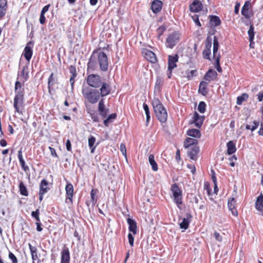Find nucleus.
Masks as SVG:
<instances>
[{"mask_svg": "<svg viewBox=\"0 0 263 263\" xmlns=\"http://www.w3.org/2000/svg\"><path fill=\"white\" fill-rule=\"evenodd\" d=\"M98 65L101 70L106 71L108 67V58L104 52L94 51L87 64V68L93 71L97 69Z\"/></svg>", "mask_w": 263, "mask_h": 263, "instance_id": "f257e3e1", "label": "nucleus"}, {"mask_svg": "<svg viewBox=\"0 0 263 263\" xmlns=\"http://www.w3.org/2000/svg\"><path fill=\"white\" fill-rule=\"evenodd\" d=\"M152 104L158 120L162 123H165L167 118L166 110L158 98H154Z\"/></svg>", "mask_w": 263, "mask_h": 263, "instance_id": "f03ea898", "label": "nucleus"}, {"mask_svg": "<svg viewBox=\"0 0 263 263\" xmlns=\"http://www.w3.org/2000/svg\"><path fill=\"white\" fill-rule=\"evenodd\" d=\"M14 90L15 96L14 98V107L17 112H20V107L24 103V88L20 81H16L15 83Z\"/></svg>", "mask_w": 263, "mask_h": 263, "instance_id": "7ed1b4c3", "label": "nucleus"}, {"mask_svg": "<svg viewBox=\"0 0 263 263\" xmlns=\"http://www.w3.org/2000/svg\"><path fill=\"white\" fill-rule=\"evenodd\" d=\"M82 93L84 98L91 104H95L101 100V97L98 89L86 87L82 89Z\"/></svg>", "mask_w": 263, "mask_h": 263, "instance_id": "20e7f679", "label": "nucleus"}, {"mask_svg": "<svg viewBox=\"0 0 263 263\" xmlns=\"http://www.w3.org/2000/svg\"><path fill=\"white\" fill-rule=\"evenodd\" d=\"M219 49V43L217 36H214L213 39V58L215 59L214 67L218 72H222V68L220 65V55L217 53Z\"/></svg>", "mask_w": 263, "mask_h": 263, "instance_id": "39448f33", "label": "nucleus"}, {"mask_svg": "<svg viewBox=\"0 0 263 263\" xmlns=\"http://www.w3.org/2000/svg\"><path fill=\"white\" fill-rule=\"evenodd\" d=\"M171 190L173 193L174 200L179 207V205L182 203V191L176 183H174L171 186Z\"/></svg>", "mask_w": 263, "mask_h": 263, "instance_id": "423d86ee", "label": "nucleus"}, {"mask_svg": "<svg viewBox=\"0 0 263 263\" xmlns=\"http://www.w3.org/2000/svg\"><path fill=\"white\" fill-rule=\"evenodd\" d=\"M87 83L91 87L98 88L102 83L101 77L95 74H90L87 77Z\"/></svg>", "mask_w": 263, "mask_h": 263, "instance_id": "0eeeda50", "label": "nucleus"}, {"mask_svg": "<svg viewBox=\"0 0 263 263\" xmlns=\"http://www.w3.org/2000/svg\"><path fill=\"white\" fill-rule=\"evenodd\" d=\"M180 39V34L177 32H174L170 34L166 41V46L171 49H172L179 42Z\"/></svg>", "mask_w": 263, "mask_h": 263, "instance_id": "6e6552de", "label": "nucleus"}, {"mask_svg": "<svg viewBox=\"0 0 263 263\" xmlns=\"http://www.w3.org/2000/svg\"><path fill=\"white\" fill-rule=\"evenodd\" d=\"M99 93L102 98L109 95L111 92V87L109 84L103 82L101 83V85L100 86Z\"/></svg>", "mask_w": 263, "mask_h": 263, "instance_id": "1a4fd4ad", "label": "nucleus"}, {"mask_svg": "<svg viewBox=\"0 0 263 263\" xmlns=\"http://www.w3.org/2000/svg\"><path fill=\"white\" fill-rule=\"evenodd\" d=\"M33 45L34 44L32 42H29L24 50L23 55L28 62L30 61L32 56L33 51L32 49L33 47Z\"/></svg>", "mask_w": 263, "mask_h": 263, "instance_id": "9d476101", "label": "nucleus"}, {"mask_svg": "<svg viewBox=\"0 0 263 263\" xmlns=\"http://www.w3.org/2000/svg\"><path fill=\"white\" fill-rule=\"evenodd\" d=\"M98 110L99 115L103 118H105L109 112V109L106 108L104 103V99L101 98L99 102Z\"/></svg>", "mask_w": 263, "mask_h": 263, "instance_id": "9b49d317", "label": "nucleus"}, {"mask_svg": "<svg viewBox=\"0 0 263 263\" xmlns=\"http://www.w3.org/2000/svg\"><path fill=\"white\" fill-rule=\"evenodd\" d=\"M66 193V202H68L69 200V202L72 203V198L73 194V185L70 183H68L65 187Z\"/></svg>", "mask_w": 263, "mask_h": 263, "instance_id": "f8f14e48", "label": "nucleus"}, {"mask_svg": "<svg viewBox=\"0 0 263 263\" xmlns=\"http://www.w3.org/2000/svg\"><path fill=\"white\" fill-rule=\"evenodd\" d=\"M70 258L69 249L64 247L61 252V263H70Z\"/></svg>", "mask_w": 263, "mask_h": 263, "instance_id": "ddd939ff", "label": "nucleus"}, {"mask_svg": "<svg viewBox=\"0 0 263 263\" xmlns=\"http://www.w3.org/2000/svg\"><path fill=\"white\" fill-rule=\"evenodd\" d=\"M192 123L195 124V125L200 128L203 124V122L204 119V116H200L197 112H195L193 115Z\"/></svg>", "mask_w": 263, "mask_h": 263, "instance_id": "4468645a", "label": "nucleus"}, {"mask_svg": "<svg viewBox=\"0 0 263 263\" xmlns=\"http://www.w3.org/2000/svg\"><path fill=\"white\" fill-rule=\"evenodd\" d=\"M144 58L152 63H156L157 60L155 54L149 50H145L142 51Z\"/></svg>", "mask_w": 263, "mask_h": 263, "instance_id": "2eb2a0df", "label": "nucleus"}, {"mask_svg": "<svg viewBox=\"0 0 263 263\" xmlns=\"http://www.w3.org/2000/svg\"><path fill=\"white\" fill-rule=\"evenodd\" d=\"M192 219V215L190 213H186L185 214V217L183 218L182 222L179 224L180 228L184 230L187 229Z\"/></svg>", "mask_w": 263, "mask_h": 263, "instance_id": "dca6fc26", "label": "nucleus"}, {"mask_svg": "<svg viewBox=\"0 0 263 263\" xmlns=\"http://www.w3.org/2000/svg\"><path fill=\"white\" fill-rule=\"evenodd\" d=\"M28 69V66L27 65L24 66L22 70L18 74L17 79H20V80L22 81L23 83L26 82L29 77Z\"/></svg>", "mask_w": 263, "mask_h": 263, "instance_id": "f3484780", "label": "nucleus"}, {"mask_svg": "<svg viewBox=\"0 0 263 263\" xmlns=\"http://www.w3.org/2000/svg\"><path fill=\"white\" fill-rule=\"evenodd\" d=\"M217 76V73L216 71L212 69H210L204 75L203 79L204 81L210 82L211 81H214L216 78Z\"/></svg>", "mask_w": 263, "mask_h": 263, "instance_id": "a211bd4d", "label": "nucleus"}, {"mask_svg": "<svg viewBox=\"0 0 263 263\" xmlns=\"http://www.w3.org/2000/svg\"><path fill=\"white\" fill-rule=\"evenodd\" d=\"M190 11L198 12L202 9V4L199 0L194 1L190 6Z\"/></svg>", "mask_w": 263, "mask_h": 263, "instance_id": "6ab92c4d", "label": "nucleus"}, {"mask_svg": "<svg viewBox=\"0 0 263 263\" xmlns=\"http://www.w3.org/2000/svg\"><path fill=\"white\" fill-rule=\"evenodd\" d=\"M190 151L187 152V156L192 160H195L197 159V155L199 152V148L197 145H194L191 148Z\"/></svg>", "mask_w": 263, "mask_h": 263, "instance_id": "aec40b11", "label": "nucleus"}, {"mask_svg": "<svg viewBox=\"0 0 263 263\" xmlns=\"http://www.w3.org/2000/svg\"><path fill=\"white\" fill-rule=\"evenodd\" d=\"M7 9V1L6 0H0V20H2L6 15Z\"/></svg>", "mask_w": 263, "mask_h": 263, "instance_id": "412c9836", "label": "nucleus"}, {"mask_svg": "<svg viewBox=\"0 0 263 263\" xmlns=\"http://www.w3.org/2000/svg\"><path fill=\"white\" fill-rule=\"evenodd\" d=\"M236 200L234 198H232L228 200V206L229 210L231 212L233 215L237 216L238 212L235 208Z\"/></svg>", "mask_w": 263, "mask_h": 263, "instance_id": "4be33fe9", "label": "nucleus"}, {"mask_svg": "<svg viewBox=\"0 0 263 263\" xmlns=\"http://www.w3.org/2000/svg\"><path fill=\"white\" fill-rule=\"evenodd\" d=\"M178 55L175 54L174 55H169L168 57V67L170 69H174L177 67L176 62L178 60Z\"/></svg>", "mask_w": 263, "mask_h": 263, "instance_id": "5701e85b", "label": "nucleus"}, {"mask_svg": "<svg viewBox=\"0 0 263 263\" xmlns=\"http://www.w3.org/2000/svg\"><path fill=\"white\" fill-rule=\"evenodd\" d=\"M162 2L160 0L154 1L151 5V9L155 13L159 12L162 9Z\"/></svg>", "mask_w": 263, "mask_h": 263, "instance_id": "b1692460", "label": "nucleus"}, {"mask_svg": "<svg viewBox=\"0 0 263 263\" xmlns=\"http://www.w3.org/2000/svg\"><path fill=\"white\" fill-rule=\"evenodd\" d=\"M127 222L129 225V231L135 235L137 232V226L136 222L135 220L131 219L130 218H127Z\"/></svg>", "mask_w": 263, "mask_h": 263, "instance_id": "393cba45", "label": "nucleus"}, {"mask_svg": "<svg viewBox=\"0 0 263 263\" xmlns=\"http://www.w3.org/2000/svg\"><path fill=\"white\" fill-rule=\"evenodd\" d=\"M28 246L30 251L31 258L33 260L32 263H35V260H37V262H39L40 260L37 254V248L35 247L32 246L30 243L28 244Z\"/></svg>", "mask_w": 263, "mask_h": 263, "instance_id": "a878e982", "label": "nucleus"}, {"mask_svg": "<svg viewBox=\"0 0 263 263\" xmlns=\"http://www.w3.org/2000/svg\"><path fill=\"white\" fill-rule=\"evenodd\" d=\"M22 148H21L18 152V158L19 159V161L20 164L22 166V168L25 172H27L29 170V167L26 165L25 161L23 159L22 155Z\"/></svg>", "mask_w": 263, "mask_h": 263, "instance_id": "bb28decb", "label": "nucleus"}, {"mask_svg": "<svg viewBox=\"0 0 263 263\" xmlns=\"http://www.w3.org/2000/svg\"><path fill=\"white\" fill-rule=\"evenodd\" d=\"M198 140L191 138H187L184 142V146L185 148H191L194 145H197Z\"/></svg>", "mask_w": 263, "mask_h": 263, "instance_id": "cd10ccee", "label": "nucleus"}, {"mask_svg": "<svg viewBox=\"0 0 263 263\" xmlns=\"http://www.w3.org/2000/svg\"><path fill=\"white\" fill-rule=\"evenodd\" d=\"M48 182L45 179H43L41 183L40 184V191L39 192L42 193V194H46L49 190V187L48 186Z\"/></svg>", "mask_w": 263, "mask_h": 263, "instance_id": "c85d7f7f", "label": "nucleus"}, {"mask_svg": "<svg viewBox=\"0 0 263 263\" xmlns=\"http://www.w3.org/2000/svg\"><path fill=\"white\" fill-rule=\"evenodd\" d=\"M255 208L259 211L263 210V195L261 194L257 198Z\"/></svg>", "mask_w": 263, "mask_h": 263, "instance_id": "c756f323", "label": "nucleus"}, {"mask_svg": "<svg viewBox=\"0 0 263 263\" xmlns=\"http://www.w3.org/2000/svg\"><path fill=\"white\" fill-rule=\"evenodd\" d=\"M187 135L190 137L195 138H199L201 137V133L199 129H190L187 131Z\"/></svg>", "mask_w": 263, "mask_h": 263, "instance_id": "7c9ffc66", "label": "nucleus"}, {"mask_svg": "<svg viewBox=\"0 0 263 263\" xmlns=\"http://www.w3.org/2000/svg\"><path fill=\"white\" fill-rule=\"evenodd\" d=\"M227 154L231 155L234 153L236 151L235 144L232 141H229L227 144Z\"/></svg>", "mask_w": 263, "mask_h": 263, "instance_id": "2f4dec72", "label": "nucleus"}, {"mask_svg": "<svg viewBox=\"0 0 263 263\" xmlns=\"http://www.w3.org/2000/svg\"><path fill=\"white\" fill-rule=\"evenodd\" d=\"M250 4V2L246 1L241 9V14L246 18H249L250 17L248 12V7Z\"/></svg>", "mask_w": 263, "mask_h": 263, "instance_id": "473e14b6", "label": "nucleus"}, {"mask_svg": "<svg viewBox=\"0 0 263 263\" xmlns=\"http://www.w3.org/2000/svg\"><path fill=\"white\" fill-rule=\"evenodd\" d=\"M207 85L208 83L205 81H201L199 84V92L203 96L207 94Z\"/></svg>", "mask_w": 263, "mask_h": 263, "instance_id": "72a5a7b5", "label": "nucleus"}, {"mask_svg": "<svg viewBox=\"0 0 263 263\" xmlns=\"http://www.w3.org/2000/svg\"><path fill=\"white\" fill-rule=\"evenodd\" d=\"M117 118V114L112 113L106 116V119L104 120L103 123L105 126H108L109 124L113 122Z\"/></svg>", "mask_w": 263, "mask_h": 263, "instance_id": "f704fd0d", "label": "nucleus"}, {"mask_svg": "<svg viewBox=\"0 0 263 263\" xmlns=\"http://www.w3.org/2000/svg\"><path fill=\"white\" fill-rule=\"evenodd\" d=\"M55 83V78L54 74L52 73L48 79V92L50 94H51V90L53 89V86Z\"/></svg>", "mask_w": 263, "mask_h": 263, "instance_id": "c9c22d12", "label": "nucleus"}, {"mask_svg": "<svg viewBox=\"0 0 263 263\" xmlns=\"http://www.w3.org/2000/svg\"><path fill=\"white\" fill-rule=\"evenodd\" d=\"M212 45L211 41L206 44V48L203 51L202 54L204 58L210 59V55L211 54L210 48Z\"/></svg>", "mask_w": 263, "mask_h": 263, "instance_id": "e433bc0d", "label": "nucleus"}, {"mask_svg": "<svg viewBox=\"0 0 263 263\" xmlns=\"http://www.w3.org/2000/svg\"><path fill=\"white\" fill-rule=\"evenodd\" d=\"M210 23L211 26L217 27L221 24V21L219 17L216 15L210 16Z\"/></svg>", "mask_w": 263, "mask_h": 263, "instance_id": "4c0bfd02", "label": "nucleus"}, {"mask_svg": "<svg viewBox=\"0 0 263 263\" xmlns=\"http://www.w3.org/2000/svg\"><path fill=\"white\" fill-rule=\"evenodd\" d=\"M148 161L150 164L152 166V169L154 171H157L158 169V165L156 162L155 160L154 156L153 154H151L148 156Z\"/></svg>", "mask_w": 263, "mask_h": 263, "instance_id": "58836bf2", "label": "nucleus"}, {"mask_svg": "<svg viewBox=\"0 0 263 263\" xmlns=\"http://www.w3.org/2000/svg\"><path fill=\"white\" fill-rule=\"evenodd\" d=\"M87 111L89 114L91 119L93 122H98L100 121L98 115L95 111L91 110L90 109H87Z\"/></svg>", "mask_w": 263, "mask_h": 263, "instance_id": "ea45409f", "label": "nucleus"}, {"mask_svg": "<svg viewBox=\"0 0 263 263\" xmlns=\"http://www.w3.org/2000/svg\"><path fill=\"white\" fill-rule=\"evenodd\" d=\"M249 98V95L247 93H243L241 96L237 98V104L238 105H241L242 102L246 101Z\"/></svg>", "mask_w": 263, "mask_h": 263, "instance_id": "a19ab883", "label": "nucleus"}, {"mask_svg": "<svg viewBox=\"0 0 263 263\" xmlns=\"http://www.w3.org/2000/svg\"><path fill=\"white\" fill-rule=\"evenodd\" d=\"M19 189L21 195L27 196L28 195V192L27 188L25 186L23 182H21L19 184Z\"/></svg>", "mask_w": 263, "mask_h": 263, "instance_id": "79ce46f5", "label": "nucleus"}, {"mask_svg": "<svg viewBox=\"0 0 263 263\" xmlns=\"http://www.w3.org/2000/svg\"><path fill=\"white\" fill-rule=\"evenodd\" d=\"M96 142V138L93 136H90L88 138V145L91 149V153H93L94 152V149H95V146H94V144Z\"/></svg>", "mask_w": 263, "mask_h": 263, "instance_id": "37998d69", "label": "nucleus"}, {"mask_svg": "<svg viewBox=\"0 0 263 263\" xmlns=\"http://www.w3.org/2000/svg\"><path fill=\"white\" fill-rule=\"evenodd\" d=\"M250 42H252L254 38V26L251 25L248 31Z\"/></svg>", "mask_w": 263, "mask_h": 263, "instance_id": "c03bdc74", "label": "nucleus"}, {"mask_svg": "<svg viewBox=\"0 0 263 263\" xmlns=\"http://www.w3.org/2000/svg\"><path fill=\"white\" fill-rule=\"evenodd\" d=\"M198 110L200 113H204L206 110V104L204 102L201 101L199 102Z\"/></svg>", "mask_w": 263, "mask_h": 263, "instance_id": "a18cd8bd", "label": "nucleus"}, {"mask_svg": "<svg viewBox=\"0 0 263 263\" xmlns=\"http://www.w3.org/2000/svg\"><path fill=\"white\" fill-rule=\"evenodd\" d=\"M40 212L39 210L37 209L35 211H32L31 213V216L34 218L36 221L40 222V219L39 217Z\"/></svg>", "mask_w": 263, "mask_h": 263, "instance_id": "49530a36", "label": "nucleus"}, {"mask_svg": "<svg viewBox=\"0 0 263 263\" xmlns=\"http://www.w3.org/2000/svg\"><path fill=\"white\" fill-rule=\"evenodd\" d=\"M196 72V70H187L186 71V77L188 80H191Z\"/></svg>", "mask_w": 263, "mask_h": 263, "instance_id": "de8ad7c7", "label": "nucleus"}, {"mask_svg": "<svg viewBox=\"0 0 263 263\" xmlns=\"http://www.w3.org/2000/svg\"><path fill=\"white\" fill-rule=\"evenodd\" d=\"M69 72L71 74V76L77 77V70L75 66L71 65L69 68Z\"/></svg>", "mask_w": 263, "mask_h": 263, "instance_id": "09e8293b", "label": "nucleus"}, {"mask_svg": "<svg viewBox=\"0 0 263 263\" xmlns=\"http://www.w3.org/2000/svg\"><path fill=\"white\" fill-rule=\"evenodd\" d=\"M9 258L12 260L13 263H18L17 258L11 252L9 253Z\"/></svg>", "mask_w": 263, "mask_h": 263, "instance_id": "8fccbe9b", "label": "nucleus"}, {"mask_svg": "<svg viewBox=\"0 0 263 263\" xmlns=\"http://www.w3.org/2000/svg\"><path fill=\"white\" fill-rule=\"evenodd\" d=\"M193 20L195 23V24L198 26L200 27L201 26V23L199 21V16L198 15H194L192 16Z\"/></svg>", "mask_w": 263, "mask_h": 263, "instance_id": "3c124183", "label": "nucleus"}, {"mask_svg": "<svg viewBox=\"0 0 263 263\" xmlns=\"http://www.w3.org/2000/svg\"><path fill=\"white\" fill-rule=\"evenodd\" d=\"M128 239L130 246L132 247L134 246V237L131 233L128 234Z\"/></svg>", "mask_w": 263, "mask_h": 263, "instance_id": "603ef678", "label": "nucleus"}, {"mask_svg": "<svg viewBox=\"0 0 263 263\" xmlns=\"http://www.w3.org/2000/svg\"><path fill=\"white\" fill-rule=\"evenodd\" d=\"M120 151L124 156H126V149L125 145L123 143H121L120 145Z\"/></svg>", "mask_w": 263, "mask_h": 263, "instance_id": "864d4df0", "label": "nucleus"}, {"mask_svg": "<svg viewBox=\"0 0 263 263\" xmlns=\"http://www.w3.org/2000/svg\"><path fill=\"white\" fill-rule=\"evenodd\" d=\"M214 237L215 238V239L218 241H221L222 240V236L220 235V234L219 233H218L217 232H215L214 233Z\"/></svg>", "mask_w": 263, "mask_h": 263, "instance_id": "5fc2aeb1", "label": "nucleus"}, {"mask_svg": "<svg viewBox=\"0 0 263 263\" xmlns=\"http://www.w3.org/2000/svg\"><path fill=\"white\" fill-rule=\"evenodd\" d=\"M97 193V191L94 190V189H92L91 192H90V196H91V200L94 201H96L97 200V199L95 198V196H96V194Z\"/></svg>", "mask_w": 263, "mask_h": 263, "instance_id": "6e6d98bb", "label": "nucleus"}, {"mask_svg": "<svg viewBox=\"0 0 263 263\" xmlns=\"http://www.w3.org/2000/svg\"><path fill=\"white\" fill-rule=\"evenodd\" d=\"M165 29H166L164 26H160L157 29V31L158 32V33L159 34V36L162 35V34L163 33V32L164 31V30Z\"/></svg>", "mask_w": 263, "mask_h": 263, "instance_id": "4d7b16f0", "label": "nucleus"}, {"mask_svg": "<svg viewBox=\"0 0 263 263\" xmlns=\"http://www.w3.org/2000/svg\"><path fill=\"white\" fill-rule=\"evenodd\" d=\"M66 146L67 150L68 151H71V145L70 141L69 139H67L66 142Z\"/></svg>", "mask_w": 263, "mask_h": 263, "instance_id": "13d9d810", "label": "nucleus"}, {"mask_svg": "<svg viewBox=\"0 0 263 263\" xmlns=\"http://www.w3.org/2000/svg\"><path fill=\"white\" fill-rule=\"evenodd\" d=\"M49 7L50 5H47L44 6L42 9L41 14H45V13L48 11Z\"/></svg>", "mask_w": 263, "mask_h": 263, "instance_id": "bf43d9fd", "label": "nucleus"}, {"mask_svg": "<svg viewBox=\"0 0 263 263\" xmlns=\"http://www.w3.org/2000/svg\"><path fill=\"white\" fill-rule=\"evenodd\" d=\"M45 14H41L40 18V23L41 24H44L46 22V18L45 17Z\"/></svg>", "mask_w": 263, "mask_h": 263, "instance_id": "052dcab7", "label": "nucleus"}, {"mask_svg": "<svg viewBox=\"0 0 263 263\" xmlns=\"http://www.w3.org/2000/svg\"><path fill=\"white\" fill-rule=\"evenodd\" d=\"M49 149H50L51 155H52V156L54 157H58V155L57 154L55 149L51 147H49Z\"/></svg>", "mask_w": 263, "mask_h": 263, "instance_id": "680f3d73", "label": "nucleus"}, {"mask_svg": "<svg viewBox=\"0 0 263 263\" xmlns=\"http://www.w3.org/2000/svg\"><path fill=\"white\" fill-rule=\"evenodd\" d=\"M212 180L214 183V190H216V189L217 188V179L215 175H212Z\"/></svg>", "mask_w": 263, "mask_h": 263, "instance_id": "e2e57ef3", "label": "nucleus"}, {"mask_svg": "<svg viewBox=\"0 0 263 263\" xmlns=\"http://www.w3.org/2000/svg\"><path fill=\"white\" fill-rule=\"evenodd\" d=\"M259 125V122L257 121L253 122V125L251 126V131H254Z\"/></svg>", "mask_w": 263, "mask_h": 263, "instance_id": "0e129e2a", "label": "nucleus"}, {"mask_svg": "<svg viewBox=\"0 0 263 263\" xmlns=\"http://www.w3.org/2000/svg\"><path fill=\"white\" fill-rule=\"evenodd\" d=\"M237 159L236 157L235 156H233L232 157L229 158V160L231 161L230 165L231 166H234L235 163L233 162V160H236Z\"/></svg>", "mask_w": 263, "mask_h": 263, "instance_id": "69168bd1", "label": "nucleus"}, {"mask_svg": "<svg viewBox=\"0 0 263 263\" xmlns=\"http://www.w3.org/2000/svg\"><path fill=\"white\" fill-rule=\"evenodd\" d=\"M191 202H192L193 203H195L196 204H198V203L199 202L198 197L196 196H193L191 198Z\"/></svg>", "mask_w": 263, "mask_h": 263, "instance_id": "338daca9", "label": "nucleus"}, {"mask_svg": "<svg viewBox=\"0 0 263 263\" xmlns=\"http://www.w3.org/2000/svg\"><path fill=\"white\" fill-rule=\"evenodd\" d=\"M143 109L145 111V114H150L148 105L145 103H143Z\"/></svg>", "mask_w": 263, "mask_h": 263, "instance_id": "774afa93", "label": "nucleus"}]
</instances>
